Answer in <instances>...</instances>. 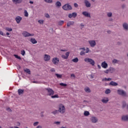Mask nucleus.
<instances>
[{
  "label": "nucleus",
  "instance_id": "f257e3e1",
  "mask_svg": "<svg viewBox=\"0 0 128 128\" xmlns=\"http://www.w3.org/2000/svg\"><path fill=\"white\" fill-rule=\"evenodd\" d=\"M45 90H46L48 96H54V90H52V88H45Z\"/></svg>",
  "mask_w": 128,
  "mask_h": 128
},
{
  "label": "nucleus",
  "instance_id": "f03ea898",
  "mask_svg": "<svg viewBox=\"0 0 128 128\" xmlns=\"http://www.w3.org/2000/svg\"><path fill=\"white\" fill-rule=\"evenodd\" d=\"M58 112H60V114H64L66 112V108L62 104H60L59 105V108Z\"/></svg>",
  "mask_w": 128,
  "mask_h": 128
},
{
  "label": "nucleus",
  "instance_id": "7ed1b4c3",
  "mask_svg": "<svg viewBox=\"0 0 128 128\" xmlns=\"http://www.w3.org/2000/svg\"><path fill=\"white\" fill-rule=\"evenodd\" d=\"M84 60L86 62H88V64H91V66H94V60L92 58H86L84 59Z\"/></svg>",
  "mask_w": 128,
  "mask_h": 128
},
{
  "label": "nucleus",
  "instance_id": "20e7f679",
  "mask_svg": "<svg viewBox=\"0 0 128 128\" xmlns=\"http://www.w3.org/2000/svg\"><path fill=\"white\" fill-rule=\"evenodd\" d=\"M62 8L64 10H72V7L68 4H65L62 6Z\"/></svg>",
  "mask_w": 128,
  "mask_h": 128
},
{
  "label": "nucleus",
  "instance_id": "39448f33",
  "mask_svg": "<svg viewBox=\"0 0 128 128\" xmlns=\"http://www.w3.org/2000/svg\"><path fill=\"white\" fill-rule=\"evenodd\" d=\"M117 94H119V96H126V92L122 89L118 90Z\"/></svg>",
  "mask_w": 128,
  "mask_h": 128
},
{
  "label": "nucleus",
  "instance_id": "423d86ee",
  "mask_svg": "<svg viewBox=\"0 0 128 128\" xmlns=\"http://www.w3.org/2000/svg\"><path fill=\"white\" fill-rule=\"evenodd\" d=\"M90 120L92 124H96L98 122V118L96 116H92L90 118Z\"/></svg>",
  "mask_w": 128,
  "mask_h": 128
},
{
  "label": "nucleus",
  "instance_id": "0eeeda50",
  "mask_svg": "<svg viewBox=\"0 0 128 128\" xmlns=\"http://www.w3.org/2000/svg\"><path fill=\"white\" fill-rule=\"evenodd\" d=\"M22 34L24 36V38H28V36H34V34H30L28 33V32L26 31L23 32Z\"/></svg>",
  "mask_w": 128,
  "mask_h": 128
},
{
  "label": "nucleus",
  "instance_id": "6e6552de",
  "mask_svg": "<svg viewBox=\"0 0 128 128\" xmlns=\"http://www.w3.org/2000/svg\"><path fill=\"white\" fill-rule=\"evenodd\" d=\"M88 42L90 46H91V48H94V46H96V40H88Z\"/></svg>",
  "mask_w": 128,
  "mask_h": 128
},
{
  "label": "nucleus",
  "instance_id": "1a4fd4ad",
  "mask_svg": "<svg viewBox=\"0 0 128 128\" xmlns=\"http://www.w3.org/2000/svg\"><path fill=\"white\" fill-rule=\"evenodd\" d=\"M60 62V59L58 58H54L52 60V62L54 64L57 65L58 64V62Z\"/></svg>",
  "mask_w": 128,
  "mask_h": 128
},
{
  "label": "nucleus",
  "instance_id": "9d476101",
  "mask_svg": "<svg viewBox=\"0 0 128 128\" xmlns=\"http://www.w3.org/2000/svg\"><path fill=\"white\" fill-rule=\"evenodd\" d=\"M78 16V14L76 12H72V14H69L68 15V17L69 18H76Z\"/></svg>",
  "mask_w": 128,
  "mask_h": 128
},
{
  "label": "nucleus",
  "instance_id": "9b49d317",
  "mask_svg": "<svg viewBox=\"0 0 128 128\" xmlns=\"http://www.w3.org/2000/svg\"><path fill=\"white\" fill-rule=\"evenodd\" d=\"M82 14L86 16V18H91L90 16V13L86 11H84L82 12Z\"/></svg>",
  "mask_w": 128,
  "mask_h": 128
},
{
  "label": "nucleus",
  "instance_id": "f8f14e48",
  "mask_svg": "<svg viewBox=\"0 0 128 128\" xmlns=\"http://www.w3.org/2000/svg\"><path fill=\"white\" fill-rule=\"evenodd\" d=\"M84 3L85 4L86 8H90L92 4H90V2H88V0H84Z\"/></svg>",
  "mask_w": 128,
  "mask_h": 128
},
{
  "label": "nucleus",
  "instance_id": "ddd939ff",
  "mask_svg": "<svg viewBox=\"0 0 128 128\" xmlns=\"http://www.w3.org/2000/svg\"><path fill=\"white\" fill-rule=\"evenodd\" d=\"M50 60V56L48 54H45L44 56V60L45 62H48Z\"/></svg>",
  "mask_w": 128,
  "mask_h": 128
},
{
  "label": "nucleus",
  "instance_id": "4468645a",
  "mask_svg": "<svg viewBox=\"0 0 128 128\" xmlns=\"http://www.w3.org/2000/svg\"><path fill=\"white\" fill-rule=\"evenodd\" d=\"M101 66H102L103 68H108V63H106V61H104L102 63Z\"/></svg>",
  "mask_w": 128,
  "mask_h": 128
},
{
  "label": "nucleus",
  "instance_id": "2eb2a0df",
  "mask_svg": "<svg viewBox=\"0 0 128 128\" xmlns=\"http://www.w3.org/2000/svg\"><path fill=\"white\" fill-rule=\"evenodd\" d=\"M122 122H127V120H128V116L124 115L122 116Z\"/></svg>",
  "mask_w": 128,
  "mask_h": 128
},
{
  "label": "nucleus",
  "instance_id": "dca6fc26",
  "mask_svg": "<svg viewBox=\"0 0 128 128\" xmlns=\"http://www.w3.org/2000/svg\"><path fill=\"white\" fill-rule=\"evenodd\" d=\"M22 18L20 17V16H17L15 20H16L17 24H20V20H22Z\"/></svg>",
  "mask_w": 128,
  "mask_h": 128
},
{
  "label": "nucleus",
  "instance_id": "f3484780",
  "mask_svg": "<svg viewBox=\"0 0 128 128\" xmlns=\"http://www.w3.org/2000/svg\"><path fill=\"white\" fill-rule=\"evenodd\" d=\"M109 86H118V84L116 82L111 81L110 82L109 84Z\"/></svg>",
  "mask_w": 128,
  "mask_h": 128
},
{
  "label": "nucleus",
  "instance_id": "a211bd4d",
  "mask_svg": "<svg viewBox=\"0 0 128 128\" xmlns=\"http://www.w3.org/2000/svg\"><path fill=\"white\" fill-rule=\"evenodd\" d=\"M123 28L124 30H128V24L126 22H124L122 24Z\"/></svg>",
  "mask_w": 128,
  "mask_h": 128
},
{
  "label": "nucleus",
  "instance_id": "6ab92c4d",
  "mask_svg": "<svg viewBox=\"0 0 128 128\" xmlns=\"http://www.w3.org/2000/svg\"><path fill=\"white\" fill-rule=\"evenodd\" d=\"M102 102L103 104H108V98H104L102 100Z\"/></svg>",
  "mask_w": 128,
  "mask_h": 128
},
{
  "label": "nucleus",
  "instance_id": "aec40b11",
  "mask_svg": "<svg viewBox=\"0 0 128 128\" xmlns=\"http://www.w3.org/2000/svg\"><path fill=\"white\" fill-rule=\"evenodd\" d=\"M12 2L16 4H22V0H12Z\"/></svg>",
  "mask_w": 128,
  "mask_h": 128
},
{
  "label": "nucleus",
  "instance_id": "412c9836",
  "mask_svg": "<svg viewBox=\"0 0 128 128\" xmlns=\"http://www.w3.org/2000/svg\"><path fill=\"white\" fill-rule=\"evenodd\" d=\"M74 22L70 21L67 22V26H74Z\"/></svg>",
  "mask_w": 128,
  "mask_h": 128
},
{
  "label": "nucleus",
  "instance_id": "4be33fe9",
  "mask_svg": "<svg viewBox=\"0 0 128 128\" xmlns=\"http://www.w3.org/2000/svg\"><path fill=\"white\" fill-rule=\"evenodd\" d=\"M109 72L110 74H112L113 72H116V69L112 67H110L109 68Z\"/></svg>",
  "mask_w": 128,
  "mask_h": 128
},
{
  "label": "nucleus",
  "instance_id": "5701e85b",
  "mask_svg": "<svg viewBox=\"0 0 128 128\" xmlns=\"http://www.w3.org/2000/svg\"><path fill=\"white\" fill-rule=\"evenodd\" d=\"M30 42H32V44H34L38 43V42L36 41V40L32 38L30 39Z\"/></svg>",
  "mask_w": 128,
  "mask_h": 128
},
{
  "label": "nucleus",
  "instance_id": "b1692460",
  "mask_svg": "<svg viewBox=\"0 0 128 128\" xmlns=\"http://www.w3.org/2000/svg\"><path fill=\"white\" fill-rule=\"evenodd\" d=\"M126 106V101H123L122 102V108H124Z\"/></svg>",
  "mask_w": 128,
  "mask_h": 128
},
{
  "label": "nucleus",
  "instance_id": "393cba45",
  "mask_svg": "<svg viewBox=\"0 0 128 128\" xmlns=\"http://www.w3.org/2000/svg\"><path fill=\"white\" fill-rule=\"evenodd\" d=\"M56 6H57V8H60V7L62 6V3H60V1H58L56 3Z\"/></svg>",
  "mask_w": 128,
  "mask_h": 128
},
{
  "label": "nucleus",
  "instance_id": "a878e982",
  "mask_svg": "<svg viewBox=\"0 0 128 128\" xmlns=\"http://www.w3.org/2000/svg\"><path fill=\"white\" fill-rule=\"evenodd\" d=\"M84 90H85L86 92H91L90 89L88 87H86L84 88Z\"/></svg>",
  "mask_w": 128,
  "mask_h": 128
},
{
  "label": "nucleus",
  "instance_id": "bb28decb",
  "mask_svg": "<svg viewBox=\"0 0 128 128\" xmlns=\"http://www.w3.org/2000/svg\"><path fill=\"white\" fill-rule=\"evenodd\" d=\"M112 80V78H104L102 79V82H110Z\"/></svg>",
  "mask_w": 128,
  "mask_h": 128
},
{
  "label": "nucleus",
  "instance_id": "cd10ccee",
  "mask_svg": "<svg viewBox=\"0 0 128 128\" xmlns=\"http://www.w3.org/2000/svg\"><path fill=\"white\" fill-rule=\"evenodd\" d=\"M64 21L60 20V21L58 22V26H62V25L64 24Z\"/></svg>",
  "mask_w": 128,
  "mask_h": 128
},
{
  "label": "nucleus",
  "instance_id": "c85d7f7f",
  "mask_svg": "<svg viewBox=\"0 0 128 128\" xmlns=\"http://www.w3.org/2000/svg\"><path fill=\"white\" fill-rule=\"evenodd\" d=\"M84 114L85 116H90V112L88 111H84Z\"/></svg>",
  "mask_w": 128,
  "mask_h": 128
},
{
  "label": "nucleus",
  "instance_id": "c756f323",
  "mask_svg": "<svg viewBox=\"0 0 128 128\" xmlns=\"http://www.w3.org/2000/svg\"><path fill=\"white\" fill-rule=\"evenodd\" d=\"M24 90L22 89L18 90V94H24Z\"/></svg>",
  "mask_w": 128,
  "mask_h": 128
},
{
  "label": "nucleus",
  "instance_id": "7c9ffc66",
  "mask_svg": "<svg viewBox=\"0 0 128 128\" xmlns=\"http://www.w3.org/2000/svg\"><path fill=\"white\" fill-rule=\"evenodd\" d=\"M111 92L112 91L110 89H106L105 90V94H110Z\"/></svg>",
  "mask_w": 128,
  "mask_h": 128
},
{
  "label": "nucleus",
  "instance_id": "2f4dec72",
  "mask_svg": "<svg viewBox=\"0 0 128 128\" xmlns=\"http://www.w3.org/2000/svg\"><path fill=\"white\" fill-rule=\"evenodd\" d=\"M112 64H118L120 62V60H116V59H114L112 61Z\"/></svg>",
  "mask_w": 128,
  "mask_h": 128
},
{
  "label": "nucleus",
  "instance_id": "473e14b6",
  "mask_svg": "<svg viewBox=\"0 0 128 128\" xmlns=\"http://www.w3.org/2000/svg\"><path fill=\"white\" fill-rule=\"evenodd\" d=\"M72 62H78V58H75L72 59Z\"/></svg>",
  "mask_w": 128,
  "mask_h": 128
},
{
  "label": "nucleus",
  "instance_id": "72a5a7b5",
  "mask_svg": "<svg viewBox=\"0 0 128 128\" xmlns=\"http://www.w3.org/2000/svg\"><path fill=\"white\" fill-rule=\"evenodd\" d=\"M107 16L108 18H112V12H108Z\"/></svg>",
  "mask_w": 128,
  "mask_h": 128
},
{
  "label": "nucleus",
  "instance_id": "f704fd0d",
  "mask_svg": "<svg viewBox=\"0 0 128 128\" xmlns=\"http://www.w3.org/2000/svg\"><path fill=\"white\" fill-rule=\"evenodd\" d=\"M55 74L58 78H62V74Z\"/></svg>",
  "mask_w": 128,
  "mask_h": 128
},
{
  "label": "nucleus",
  "instance_id": "c9c22d12",
  "mask_svg": "<svg viewBox=\"0 0 128 128\" xmlns=\"http://www.w3.org/2000/svg\"><path fill=\"white\" fill-rule=\"evenodd\" d=\"M24 16L28 17V11L26 10H24Z\"/></svg>",
  "mask_w": 128,
  "mask_h": 128
},
{
  "label": "nucleus",
  "instance_id": "e433bc0d",
  "mask_svg": "<svg viewBox=\"0 0 128 128\" xmlns=\"http://www.w3.org/2000/svg\"><path fill=\"white\" fill-rule=\"evenodd\" d=\"M24 72H27V74H30V70L29 69H28V68L25 69V70H24Z\"/></svg>",
  "mask_w": 128,
  "mask_h": 128
},
{
  "label": "nucleus",
  "instance_id": "4c0bfd02",
  "mask_svg": "<svg viewBox=\"0 0 128 128\" xmlns=\"http://www.w3.org/2000/svg\"><path fill=\"white\" fill-rule=\"evenodd\" d=\"M54 124H56V126H60V122L56 121V122H54Z\"/></svg>",
  "mask_w": 128,
  "mask_h": 128
},
{
  "label": "nucleus",
  "instance_id": "58836bf2",
  "mask_svg": "<svg viewBox=\"0 0 128 128\" xmlns=\"http://www.w3.org/2000/svg\"><path fill=\"white\" fill-rule=\"evenodd\" d=\"M48 4H52V0H44Z\"/></svg>",
  "mask_w": 128,
  "mask_h": 128
},
{
  "label": "nucleus",
  "instance_id": "ea45409f",
  "mask_svg": "<svg viewBox=\"0 0 128 128\" xmlns=\"http://www.w3.org/2000/svg\"><path fill=\"white\" fill-rule=\"evenodd\" d=\"M6 30L7 32H12V28H6Z\"/></svg>",
  "mask_w": 128,
  "mask_h": 128
},
{
  "label": "nucleus",
  "instance_id": "a19ab883",
  "mask_svg": "<svg viewBox=\"0 0 128 128\" xmlns=\"http://www.w3.org/2000/svg\"><path fill=\"white\" fill-rule=\"evenodd\" d=\"M51 98H58V94H56V95H54V96H51Z\"/></svg>",
  "mask_w": 128,
  "mask_h": 128
},
{
  "label": "nucleus",
  "instance_id": "79ce46f5",
  "mask_svg": "<svg viewBox=\"0 0 128 128\" xmlns=\"http://www.w3.org/2000/svg\"><path fill=\"white\" fill-rule=\"evenodd\" d=\"M80 54V56H84V54H86V52H84V51H81Z\"/></svg>",
  "mask_w": 128,
  "mask_h": 128
},
{
  "label": "nucleus",
  "instance_id": "37998d69",
  "mask_svg": "<svg viewBox=\"0 0 128 128\" xmlns=\"http://www.w3.org/2000/svg\"><path fill=\"white\" fill-rule=\"evenodd\" d=\"M14 56H15V58H18V60H22V58H20V56L16 54H14Z\"/></svg>",
  "mask_w": 128,
  "mask_h": 128
},
{
  "label": "nucleus",
  "instance_id": "c03bdc74",
  "mask_svg": "<svg viewBox=\"0 0 128 128\" xmlns=\"http://www.w3.org/2000/svg\"><path fill=\"white\" fill-rule=\"evenodd\" d=\"M38 124H40L38 122H35L34 123L33 126H36L38 125Z\"/></svg>",
  "mask_w": 128,
  "mask_h": 128
},
{
  "label": "nucleus",
  "instance_id": "a18cd8bd",
  "mask_svg": "<svg viewBox=\"0 0 128 128\" xmlns=\"http://www.w3.org/2000/svg\"><path fill=\"white\" fill-rule=\"evenodd\" d=\"M21 54H22V56H24V54H26V51H24V50H22Z\"/></svg>",
  "mask_w": 128,
  "mask_h": 128
},
{
  "label": "nucleus",
  "instance_id": "49530a36",
  "mask_svg": "<svg viewBox=\"0 0 128 128\" xmlns=\"http://www.w3.org/2000/svg\"><path fill=\"white\" fill-rule=\"evenodd\" d=\"M58 110H54V111H53L52 112V114H58Z\"/></svg>",
  "mask_w": 128,
  "mask_h": 128
},
{
  "label": "nucleus",
  "instance_id": "de8ad7c7",
  "mask_svg": "<svg viewBox=\"0 0 128 128\" xmlns=\"http://www.w3.org/2000/svg\"><path fill=\"white\" fill-rule=\"evenodd\" d=\"M38 22L40 24H44V20H38Z\"/></svg>",
  "mask_w": 128,
  "mask_h": 128
},
{
  "label": "nucleus",
  "instance_id": "09e8293b",
  "mask_svg": "<svg viewBox=\"0 0 128 128\" xmlns=\"http://www.w3.org/2000/svg\"><path fill=\"white\" fill-rule=\"evenodd\" d=\"M62 58H64V60H68V57H66V55H62Z\"/></svg>",
  "mask_w": 128,
  "mask_h": 128
},
{
  "label": "nucleus",
  "instance_id": "8fccbe9b",
  "mask_svg": "<svg viewBox=\"0 0 128 128\" xmlns=\"http://www.w3.org/2000/svg\"><path fill=\"white\" fill-rule=\"evenodd\" d=\"M86 54H88L90 52V48H86Z\"/></svg>",
  "mask_w": 128,
  "mask_h": 128
},
{
  "label": "nucleus",
  "instance_id": "3c124183",
  "mask_svg": "<svg viewBox=\"0 0 128 128\" xmlns=\"http://www.w3.org/2000/svg\"><path fill=\"white\" fill-rule=\"evenodd\" d=\"M60 84L62 86H66V84H64V83H60Z\"/></svg>",
  "mask_w": 128,
  "mask_h": 128
},
{
  "label": "nucleus",
  "instance_id": "603ef678",
  "mask_svg": "<svg viewBox=\"0 0 128 128\" xmlns=\"http://www.w3.org/2000/svg\"><path fill=\"white\" fill-rule=\"evenodd\" d=\"M104 72L105 74H108V72H110V69L108 68V69H107L106 70H104Z\"/></svg>",
  "mask_w": 128,
  "mask_h": 128
},
{
  "label": "nucleus",
  "instance_id": "864d4df0",
  "mask_svg": "<svg viewBox=\"0 0 128 128\" xmlns=\"http://www.w3.org/2000/svg\"><path fill=\"white\" fill-rule=\"evenodd\" d=\"M0 34H1V36H6V34L3 33V32L2 31H0Z\"/></svg>",
  "mask_w": 128,
  "mask_h": 128
},
{
  "label": "nucleus",
  "instance_id": "5fc2aeb1",
  "mask_svg": "<svg viewBox=\"0 0 128 128\" xmlns=\"http://www.w3.org/2000/svg\"><path fill=\"white\" fill-rule=\"evenodd\" d=\"M70 56V52H66V57H67V58H68V56Z\"/></svg>",
  "mask_w": 128,
  "mask_h": 128
},
{
  "label": "nucleus",
  "instance_id": "6e6d98bb",
  "mask_svg": "<svg viewBox=\"0 0 128 128\" xmlns=\"http://www.w3.org/2000/svg\"><path fill=\"white\" fill-rule=\"evenodd\" d=\"M6 110L8 112H12V109H10V108H7Z\"/></svg>",
  "mask_w": 128,
  "mask_h": 128
},
{
  "label": "nucleus",
  "instance_id": "4d7b16f0",
  "mask_svg": "<svg viewBox=\"0 0 128 128\" xmlns=\"http://www.w3.org/2000/svg\"><path fill=\"white\" fill-rule=\"evenodd\" d=\"M90 78L92 79V78H94V75L90 74Z\"/></svg>",
  "mask_w": 128,
  "mask_h": 128
},
{
  "label": "nucleus",
  "instance_id": "13d9d810",
  "mask_svg": "<svg viewBox=\"0 0 128 128\" xmlns=\"http://www.w3.org/2000/svg\"><path fill=\"white\" fill-rule=\"evenodd\" d=\"M82 50L83 51H85L86 50V48H80V50Z\"/></svg>",
  "mask_w": 128,
  "mask_h": 128
},
{
  "label": "nucleus",
  "instance_id": "bf43d9fd",
  "mask_svg": "<svg viewBox=\"0 0 128 128\" xmlns=\"http://www.w3.org/2000/svg\"><path fill=\"white\" fill-rule=\"evenodd\" d=\"M80 26H81L80 29H81V30H82V28H84V24H80Z\"/></svg>",
  "mask_w": 128,
  "mask_h": 128
},
{
  "label": "nucleus",
  "instance_id": "052dcab7",
  "mask_svg": "<svg viewBox=\"0 0 128 128\" xmlns=\"http://www.w3.org/2000/svg\"><path fill=\"white\" fill-rule=\"evenodd\" d=\"M46 18H50V14H46Z\"/></svg>",
  "mask_w": 128,
  "mask_h": 128
},
{
  "label": "nucleus",
  "instance_id": "680f3d73",
  "mask_svg": "<svg viewBox=\"0 0 128 128\" xmlns=\"http://www.w3.org/2000/svg\"><path fill=\"white\" fill-rule=\"evenodd\" d=\"M74 6L75 8H78V4H76V3H74Z\"/></svg>",
  "mask_w": 128,
  "mask_h": 128
},
{
  "label": "nucleus",
  "instance_id": "e2e57ef3",
  "mask_svg": "<svg viewBox=\"0 0 128 128\" xmlns=\"http://www.w3.org/2000/svg\"><path fill=\"white\" fill-rule=\"evenodd\" d=\"M72 78H76V75H74V74H71Z\"/></svg>",
  "mask_w": 128,
  "mask_h": 128
},
{
  "label": "nucleus",
  "instance_id": "0e129e2a",
  "mask_svg": "<svg viewBox=\"0 0 128 128\" xmlns=\"http://www.w3.org/2000/svg\"><path fill=\"white\" fill-rule=\"evenodd\" d=\"M8 128H18V126H14V128L12 126H10V127H8Z\"/></svg>",
  "mask_w": 128,
  "mask_h": 128
},
{
  "label": "nucleus",
  "instance_id": "69168bd1",
  "mask_svg": "<svg viewBox=\"0 0 128 128\" xmlns=\"http://www.w3.org/2000/svg\"><path fill=\"white\" fill-rule=\"evenodd\" d=\"M51 72H56V70H54V68H52L50 70Z\"/></svg>",
  "mask_w": 128,
  "mask_h": 128
},
{
  "label": "nucleus",
  "instance_id": "338daca9",
  "mask_svg": "<svg viewBox=\"0 0 128 128\" xmlns=\"http://www.w3.org/2000/svg\"><path fill=\"white\" fill-rule=\"evenodd\" d=\"M98 68H99L100 70V68H102V66H100V64H98Z\"/></svg>",
  "mask_w": 128,
  "mask_h": 128
},
{
  "label": "nucleus",
  "instance_id": "774afa93",
  "mask_svg": "<svg viewBox=\"0 0 128 128\" xmlns=\"http://www.w3.org/2000/svg\"><path fill=\"white\" fill-rule=\"evenodd\" d=\"M36 128H42V126H38Z\"/></svg>",
  "mask_w": 128,
  "mask_h": 128
}]
</instances>
